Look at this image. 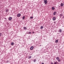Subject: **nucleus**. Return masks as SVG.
I'll return each instance as SVG.
<instances>
[{
	"label": "nucleus",
	"instance_id": "27",
	"mask_svg": "<svg viewBox=\"0 0 64 64\" xmlns=\"http://www.w3.org/2000/svg\"><path fill=\"white\" fill-rule=\"evenodd\" d=\"M51 64H53V62H52Z\"/></svg>",
	"mask_w": 64,
	"mask_h": 64
},
{
	"label": "nucleus",
	"instance_id": "26",
	"mask_svg": "<svg viewBox=\"0 0 64 64\" xmlns=\"http://www.w3.org/2000/svg\"><path fill=\"white\" fill-rule=\"evenodd\" d=\"M42 64H44L43 62H42Z\"/></svg>",
	"mask_w": 64,
	"mask_h": 64
},
{
	"label": "nucleus",
	"instance_id": "16",
	"mask_svg": "<svg viewBox=\"0 0 64 64\" xmlns=\"http://www.w3.org/2000/svg\"><path fill=\"white\" fill-rule=\"evenodd\" d=\"M54 9H55V8H54V7H52V10H53Z\"/></svg>",
	"mask_w": 64,
	"mask_h": 64
},
{
	"label": "nucleus",
	"instance_id": "13",
	"mask_svg": "<svg viewBox=\"0 0 64 64\" xmlns=\"http://www.w3.org/2000/svg\"><path fill=\"white\" fill-rule=\"evenodd\" d=\"M62 32V30L61 29H60V32Z\"/></svg>",
	"mask_w": 64,
	"mask_h": 64
},
{
	"label": "nucleus",
	"instance_id": "24",
	"mask_svg": "<svg viewBox=\"0 0 64 64\" xmlns=\"http://www.w3.org/2000/svg\"><path fill=\"white\" fill-rule=\"evenodd\" d=\"M6 63H8V62H9V61L7 60L6 61Z\"/></svg>",
	"mask_w": 64,
	"mask_h": 64
},
{
	"label": "nucleus",
	"instance_id": "3",
	"mask_svg": "<svg viewBox=\"0 0 64 64\" xmlns=\"http://www.w3.org/2000/svg\"><path fill=\"white\" fill-rule=\"evenodd\" d=\"M20 16H21V14H18L17 15V17H19Z\"/></svg>",
	"mask_w": 64,
	"mask_h": 64
},
{
	"label": "nucleus",
	"instance_id": "6",
	"mask_svg": "<svg viewBox=\"0 0 64 64\" xmlns=\"http://www.w3.org/2000/svg\"><path fill=\"white\" fill-rule=\"evenodd\" d=\"M56 12H55L53 13L54 15H56Z\"/></svg>",
	"mask_w": 64,
	"mask_h": 64
},
{
	"label": "nucleus",
	"instance_id": "20",
	"mask_svg": "<svg viewBox=\"0 0 64 64\" xmlns=\"http://www.w3.org/2000/svg\"><path fill=\"white\" fill-rule=\"evenodd\" d=\"M30 19H33V17H30Z\"/></svg>",
	"mask_w": 64,
	"mask_h": 64
},
{
	"label": "nucleus",
	"instance_id": "19",
	"mask_svg": "<svg viewBox=\"0 0 64 64\" xmlns=\"http://www.w3.org/2000/svg\"><path fill=\"white\" fill-rule=\"evenodd\" d=\"M61 60H60V59H58V62H60V61Z\"/></svg>",
	"mask_w": 64,
	"mask_h": 64
},
{
	"label": "nucleus",
	"instance_id": "5",
	"mask_svg": "<svg viewBox=\"0 0 64 64\" xmlns=\"http://www.w3.org/2000/svg\"><path fill=\"white\" fill-rule=\"evenodd\" d=\"M12 17H10L9 18V20H12Z\"/></svg>",
	"mask_w": 64,
	"mask_h": 64
},
{
	"label": "nucleus",
	"instance_id": "17",
	"mask_svg": "<svg viewBox=\"0 0 64 64\" xmlns=\"http://www.w3.org/2000/svg\"><path fill=\"white\" fill-rule=\"evenodd\" d=\"M36 61V59H35L34 60V62H35Z\"/></svg>",
	"mask_w": 64,
	"mask_h": 64
},
{
	"label": "nucleus",
	"instance_id": "8",
	"mask_svg": "<svg viewBox=\"0 0 64 64\" xmlns=\"http://www.w3.org/2000/svg\"><path fill=\"white\" fill-rule=\"evenodd\" d=\"M60 6H61L62 7V6H63V4L62 3H61L60 4Z\"/></svg>",
	"mask_w": 64,
	"mask_h": 64
},
{
	"label": "nucleus",
	"instance_id": "2",
	"mask_svg": "<svg viewBox=\"0 0 64 64\" xmlns=\"http://www.w3.org/2000/svg\"><path fill=\"white\" fill-rule=\"evenodd\" d=\"M34 48V47H33V46H32L30 48V50H33Z\"/></svg>",
	"mask_w": 64,
	"mask_h": 64
},
{
	"label": "nucleus",
	"instance_id": "22",
	"mask_svg": "<svg viewBox=\"0 0 64 64\" xmlns=\"http://www.w3.org/2000/svg\"><path fill=\"white\" fill-rule=\"evenodd\" d=\"M62 14H60V16L62 17Z\"/></svg>",
	"mask_w": 64,
	"mask_h": 64
},
{
	"label": "nucleus",
	"instance_id": "30",
	"mask_svg": "<svg viewBox=\"0 0 64 64\" xmlns=\"http://www.w3.org/2000/svg\"><path fill=\"white\" fill-rule=\"evenodd\" d=\"M63 18H64V16L63 17Z\"/></svg>",
	"mask_w": 64,
	"mask_h": 64
},
{
	"label": "nucleus",
	"instance_id": "21",
	"mask_svg": "<svg viewBox=\"0 0 64 64\" xmlns=\"http://www.w3.org/2000/svg\"><path fill=\"white\" fill-rule=\"evenodd\" d=\"M57 62H55L54 63V64H57Z\"/></svg>",
	"mask_w": 64,
	"mask_h": 64
},
{
	"label": "nucleus",
	"instance_id": "1",
	"mask_svg": "<svg viewBox=\"0 0 64 64\" xmlns=\"http://www.w3.org/2000/svg\"><path fill=\"white\" fill-rule=\"evenodd\" d=\"M47 0H44V4H46L47 3Z\"/></svg>",
	"mask_w": 64,
	"mask_h": 64
},
{
	"label": "nucleus",
	"instance_id": "15",
	"mask_svg": "<svg viewBox=\"0 0 64 64\" xmlns=\"http://www.w3.org/2000/svg\"><path fill=\"white\" fill-rule=\"evenodd\" d=\"M24 30H26V27H24Z\"/></svg>",
	"mask_w": 64,
	"mask_h": 64
},
{
	"label": "nucleus",
	"instance_id": "9",
	"mask_svg": "<svg viewBox=\"0 0 64 64\" xmlns=\"http://www.w3.org/2000/svg\"><path fill=\"white\" fill-rule=\"evenodd\" d=\"M8 11H9V10L6 9V12H7Z\"/></svg>",
	"mask_w": 64,
	"mask_h": 64
},
{
	"label": "nucleus",
	"instance_id": "23",
	"mask_svg": "<svg viewBox=\"0 0 64 64\" xmlns=\"http://www.w3.org/2000/svg\"><path fill=\"white\" fill-rule=\"evenodd\" d=\"M28 33L29 34H31V32H29Z\"/></svg>",
	"mask_w": 64,
	"mask_h": 64
},
{
	"label": "nucleus",
	"instance_id": "33",
	"mask_svg": "<svg viewBox=\"0 0 64 64\" xmlns=\"http://www.w3.org/2000/svg\"><path fill=\"white\" fill-rule=\"evenodd\" d=\"M40 46H41V45H40Z\"/></svg>",
	"mask_w": 64,
	"mask_h": 64
},
{
	"label": "nucleus",
	"instance_id": "12",
	"mask_svg": "<svg viewBox=\"0 0 64 64\" xmlns=\"http://www.w3.org/2000/svg\"><path fill=\"white\" fill-rule=\"evenodd\" d=\"M22 20H23L25 19V16H24L22 18Z\"/></svg>",
	"mask_w": 64,
	"mask_h": 64
},
{
	"label": "nucleus",
	"instance_id": "14",
	"mask_svg": "<svg viewBox=\"0 0 64 64\" xmlns=\"http://www.w3.org/2000/svg\"><path fill=\"white\" fill-rule=\"evenodd\" d=\"M43 26H42L40 27V28L42 29H43Z\"/></svg>",
	"mask_w": 64,
	"mask_h": 64
},
{
	"label": "nucleus",
	"instance_id": "10",
	"mask_svg": "<svg viewBox=\"0 0 64 64\" xmlns=\"http://www.w3.org/2000/svg\"><path fill=\"white\" fill-rule=\"evenodd\" d=\"M56 43H58V40H56L55 41Z\"/></svg>",
	"mask_w": 64,
	"mask_h": 64
},
{
	"label": "nucleus",
	"instance_id": "4",
	"mask_svg": "<svg viewBox=\"0 0 64 64\" xmlns=\"http://www.w3.org/2000/svg\"><path fill=\"white\" fill-rule=\"evenodd\" d=\"M52 19L53 20V21H55V20H56V18L55 17H54Z\"/></svg>",
	"mask_w": 64,
	"mask_h": 64
},
{
	"label": "nucleus",
	"instance_id": "29",
	"mask_svg": "<svg viewBox=\"0 0 64 64\" xmlns=\"http://www.w3.org/2000/svg\"><path fill=\"white\" fill-rule=\"evenodd\" d=\"M54 23H56V22H54Z\"/></svg>",
	"mask_w": 64,
	"mask_h": 64
},
{
	"label": "nucleus",
	"instance_id": "7",
	"mask_svg": "<svg viewBox=\"0 0 64 64\" xmlns=\"http://www.w3.org/2000/svg\"><path fill=\"white\" fill-rule=\"evenodd\" d=\"M14 42H12L11 43V45H12V46L14 45Z\"/></svg>",
	"mask_w": 64,
	"mask_h": 64
},
{
	"label": "nucleus",
	"instance_id": "25",
	"mask_svg": "<svg viewBox=\"0 0 64 64\" xmlns=\"http://www.w3.org/2000/svg\"><path fill=\"white\" fill-rule=\"evenodd\" d=\"M2 34L1 33H0V36H1Z\"/></svg>",
	"mask_w": 64,
	"mask_h": 64
},
{
	"label": "nucleus",
	"instance_id": "18",
	"mask_svg": "<svg viewBox=\"0 0 64 64\" xmlns=\"http://www.w3.org/2000/svg\"><path fill=\"white\" fill-rule=\"evenodd\" d=\"M30 58H31V56H30L28 57V59H30Z\"/></svg>",
	"mask_w": 64,
	"mask_h": 64
},
{
	"label": "nucleus",
	"instance_id": "31",
	"mask_svg": "<svg viewBox=\"0 0 64 64\" xmlns=\"http://www.w3.org/2000/svg\"><path fill=\"white\" fill-rule=\"evenodd\" d=\"M44 20V18H42V20Z\"/></svg>",
	"mask_w": 64,
	"mask_h": 64
},
{
	"label": "nucleus",
	"instance_id": "11",
	"mask_svg": "<svg viewBox=\"0 0 64 64\" xmlns=\"http://www.w3.org/2000/svg\"><path fill=\"white\" fill-rule=\"evenodd\" d=\"M56 60H58V59H59V57H56Z\"/></svg>",
	"mask_w": 64,
	"mask_h": 64
},
{
	"label": "nucleus",
	"instance_id": "32",
	"mask_svg": "<svg viewBox=\"0 0 64 64\" xmlns=\"http://www.w3.org/2000/svg\"><path fill=\"white\" fill-rule=\"evenodd\" d=\"M1 20V19H0V20Z\"/></svg>",
	"mask_w": 64,
	"mask_h": 64
},
{
	"label": "nucleus",
	"instance_id": "28",
	"mask_svg": "<svg viewBox=\"0 0 64 64\" xmlns=\"http://www.w3.org/2000/svg\"><path fill=\"white\" fill-rule=\"evenodd\" d=\"M32 33H33V34L34 33V32H32Z\"/></svg>",
	"mask_w": 64,
	"mask_h": 64
}]
</instances>
